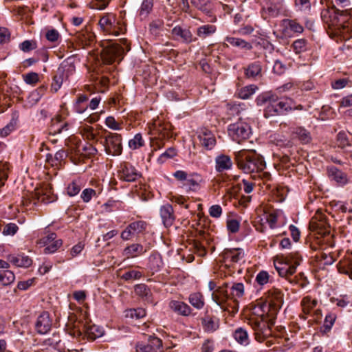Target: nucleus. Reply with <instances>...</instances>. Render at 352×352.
Wrapping results in <instances>:
<instances>
[{
  "instance_id": "23",
  "label": "nucleus",
  "mask_w": 352,
  "mask_h": 352,
  "mask_svg": "<svg viewBox=\"0 0 352 352\" xmlns=\"http://www.w3.org/2000/svg\"><path fill=\"white\" fill-rule=\"evenodd\" d=\"M160 217L165 227H170L175 219L174 210L170 204H166L160 208Z\"/></svg>"
},
{
  "instance_id": "4",
  "label": "nucleus",
  "mask_w": 352,
  "mask_h": 352,
  "mask_svg": "<svg viewBox=\"0 0 352 352\" xmlns=\"http://www.w3.org/2000/svg\"><path fill=\"white\" fill-rule=\"evenodd\" d=\"M302 258L298 251L291 252L287 254L277 255L274 261V267L280 276L289 278L296 272Z\"/></svg>"
},
{
  "instance_id": "43",
  "label": "nucleus",
  "mask_w": 352,
  "mask_h": 352,
  "mask_svg": "<svg viewBox=\"0 0 352 352\" xmlns=\"http://www.w3.org/2000/svg\"><path fill=\"white\" fill-rule=\"evenodd\" d=\"M258 90V87L255 85H250L242 87L239 90L238 96L240 98L246 100L250 98Z\"/></svg>"
},
{
  "instance_id": "50",
  "label": "nucleus",
  "mask_w": 352,
  "mask_h": 352,
  "mask_svg": "<svg viewBox=\"0 0 352 352\" xmlns=\"http://www.w3.org/2000/svg\"><path fill=\"white\" fill-rule=\"evenodd\" d=\"M78 151L81 153V155L87 157L95 155L98 152L97 149L89 143H85L81 148L79 147Z\"/></svg>"
},
{
  "instance_id": "53",
  "label": "nucleus",
  "mask_w": 352,
  "mask_h": 352,
  "mask_svg": "<svg viewBox=\"0 0 352 352\" xmlns=\"http://www.w3.org/2000/svg\"><path fill=\"white\" fill-rule=\"evenodd\" d=\"M147 227V223L144 221H137L130 223V229L136 234L143 232Z\"/></svg>"
},
{
  "instance_id": "32",
  "label": "nucleus",
  "mask_w": 352,
  "mask_h": 352,
  "mask_svg": "<svg viewBox=\"0 0 352 352\" xmlns=\"http://www.w3.org/2000/svg\"><path fill=\"white\" fill-rule=\"evenodd\" d=\"M201 181V175L197 173H193L188 176L187 179L184 184V186L186 187L188 190L196 191L199 189V184Z\"/></svg>"
},
{
  "instance_id": "42",
  "label": "nucleus",
  "mask_w": 352,
  "mask_h": 352,
  "mask_svg": "<svg viewBox=\"0 0 352 352\" xmlns=\"http://www.w3.org/2000/svg\"><path fill=\"white\" fill-rule=\"evenodd\" d=\"M234 339L242 345L249 344V337L248 331L242 327L237 328L234 333Z\"/></svg>"
},
{
  "instance_id": "58",
  "label": "nucleus",
  "mask_w": 352,
  "mask_h": 352,
  "mask_svg": "<svg viewBox=\"0 0 352 352\" xmlns=\"http://www.w3.org/2000/svg\"><path fill=\"white\" fill-rule=\"evenodd\" d=\"M142 273L139 271L131 270L126 272L122 275V278L125 280H136L140 278Z\"/></svg>"
},
{
  "instance_id": "61",
  "label": "nucleus",
  "mask_w": 352,
  "mask_h": 352,
  "mask_svg": "<svg viewBox=\"0 0 352 352\" xmlns=\"http://www.w3.org/2000/svg\"><path fill=\"white\" fill-rule=\"evenodd\" d=\"M95 196H96V192L92 188H85L80 195V197L85 203H88Z\"/></svg>"
},
{
  "instance_id": "1",
  "label": "nucleus",
  "mask_w": 352,
  "mask_h": 352,
  "mask_svg": "<svg viewBox=\"0 0 352 352\" xmlns=\"http://www.w3.org/2000/svg\"><path fill=\"white\" fill-rule=\"evenodd\" d=\"M267 308L266 304L261 302L251 305L250 307L248 324L251 326L255 338L259 342H263L272 334L271 327L274 322L272 319L268 320Z\"/></svg>"
},
{
  "instance_id": "16",
  "label": "nucleus",
  "mask_w": 352,
  "mask_h": 352,
  "mask_svg": "<svg viewBox=\"0 0 352 352\" xmlns=\"http://www.w3.org/2000/svg\"><path fill=\"white\" fill-rule=\"evenodd\" d=\"M162 340L156 337H150L146 343L141 342L136 345L137 352H160Z\"/></svg>"
},
{
  "instance_id": "59",
  "label": "nucleus",
  "mask_w": 352,
  "mask_h": 352,
  "mask_svg": "<svg viewBox=\"0 0 352 352\" xmlns=\"http://www.w3.org/2000/svg\"><path fill=\"white\" fill-rule=\"evenodd\" d=\"M105 124L112 130H121L122 129V124L116 121L115 118L112 116H109L105 120Z\"/></svg>"
},
{
  "instance_id": "47",
  "label": "nucleus",
  "mask_w": 352,
  "mask_h": 352,
  "mask_svg": "<svg viewBox=\"0 0 352 352\" xmlns=\"http://www.w3.org/2000/svg\"><path fill=\"white\" fill-rule=\"evenodd\" d=\"M292 47L296 54H300L307 50V41L304 38L297 39L293 43Z\"/></svg>"
},
{
  "instance_id": "8",
  "label": "nucleus",
  "mask_w": 352,
  "mask_h": 352,
  "mask_svg": "<svg viewBox=\"0 0 352 352\" xmlns=\"http://www.w3.org/2000/svg\"><path fill=\"white\" fill-rule=\"evenodd\" d=\"M117 177L126 182H133L141 177V173L131 164L123 162L118 166Z\"/></svg>"
},
{
  "instance_id": "10",
  "label": "nucleus",
  "mask_w": 352,
  "mask_h": 352,
  "mask_svg": "<svg viewBox=\"0 0 352 352\" xmlns=\"http://www.w3.org/2000/svg\"><path fill=\"white\" fill-rule=\"evenodd\" d=\"M104 150L109 155L117 156L122 152V136L116 133H109L105 137Z\"/></svg>"
},
{
  "instance_id": "17",
  "label": "nucleus",
  "mask_w": 352,
  "mask_h": 352,
  "mask_svg": "<svg viewBox=\"0 0 352 352\" xmlns=\"http://www.w3.org/2000/svg\"><path fill=\"white\" fill-rule=\"evenodd\" d=\"M52 325V321L50 314L47 311H43L38 316L35 324V328L39 334H45L50 331Z\"/></svg>"
},
{
  "instance_id": "26",
  "label": "nucleus",
  "mask_w": 352,
  "mask_h": 352,
  "mask_svg": "<svg viewBox=\"0 0 352 352\" xmlns=\"http://www.w3.org/2000/svg\"><path fill=\"white\" fill-rule=\"evenodd\" d=\"M163 264L162 256L157 252H153L148 258L147 267L154 274L162 269Z\"/></svg>"
},
{
  "instance_id": "56",
  "label": "nucleus",
  "mask_w": 352,
  "mask_h": 352,
  "mask_svg": "<svg viewBox=\"0 0 352 352\" xmlns=\"http://www.w3.org/2000/svg\"><path fill=\"white\" fill-rule=\"evenodd\" d=\"M18 230L19 227L16 224L14 223H9L4 226L2 233L6 236H13L17 232Z\"/></svg>"
},
{
  "instance_id": "14",
  "label": "nucleus",
  "mask_w": 352,
  "mask_h": 352,
  "mask_svg": "<svg viewBox=\"0 0 352 352\" xmlns=\"http://www.w3.org/2000/svg\"><path fill=\"white\" fill-rule=\"evenodd\" d=\"M228 287L229 284L224 283L212 293V300L222 309L225 308L226 302L228 300L230 299V294H228Z\"/></svg>"
},
{
  "instance_id": "24",
  "label": "nucleus",
  "mask_w": 352,
  "mask_h": 352,
  "mask_svg": "<svg viewBox=\"0 0 352 352\" xmlns=\"http://www.w3.org/2000/svg\"><path fill=\"white\" fill-rule=\"evenodd\" d=\"M215 170L218 173L230 170L232 168V161L229 155L221 154L215 157Z\"/></svg>"
},
{
  "instance_id": "46",
  "label": "nucleus",
  "mask_w": 352,
  "mask_h": 352,
  "mask_svg": "<svg viewBox=\"0 0 352 352\" xmlns=\"http://www.w3.org/2000/svg\"><path fill=\"white\" fill-rule=\"evenodd\" d=\"M81 190V183L80 180H74L69 184L67 188V193L70 197H74L79 193Z\"/></svg>"
},
{
  "instance_id": "37",
  "label": "nucleus",
  "mask_w": 352,
  "mask_h": 352,
  "mask_svg": "<svg viewBox=\"0 0 352 352\" xmlns=\"http://www.w3.org/2000/svg\"><path fill=\"white\" fill-rule=\"evenodd\" d=\"M217 31V27L214 25L206 24L198 27L196 30L197 36L204 39L208 36H212Z\"/></svg>"
},
{
  "instance_id": "36",
  "label": "nucleus",
  "mask_w": 352,
  "mask_h": 352,
  "mask_svg": "<svg viewBox=\"0 0 352 352\" xmlns=\"http://www.w3.org/2000/svg\"><path fill=\"white\" fill-rule=\"evenodd\" d=\"M66 157V153L63 150H60L57 151L54 156L52 154H47L46 156V162L52 166L59 167Z\"/></svg>"
},
{
  "instance_id": "35",
  "label": "nucleus",
  "mask_w": 352,
  "mask_h": 352,
  "mask_svg": "<svg viewBox=\"0 0 352 352\" xmlns=\"http://www.w3.org/2000/svg\"><path fill=\"white\" fill-rule=\"evenodd\" d=\"M36 199L44 204H49L56 201V197L54 195L51 188L46 187L36 193Z\"/></svg>"
},
{
  "instance_id": "3",
  "label": "nucleus",
  "mask_w": 352,
  "mask_h": 352,
  "mask_svg": "<svg viewBox=\"0 0 352 352\" xmlns=\"http://www.w3.org/2000/svg\"><path fill=\"white\" fill-rule=\"evenodd\" d=\"M238 167L245 173H254L265 168V162L254 149H242L234 152Z\"/></svg>"
},
{
  "instance_id": "25",
  "label": "nucleus",
  "mask_w": 352,
  "mask_h": 352,
  "mask_svg": "<svg viewBox=\"0 0 352 352\" xmlns=\"http://www.w3.org/2000/svg\"><path fill=\"white\" fill-rule=\"evenodd\" d=\"M230 300H232L233 302L236 304V311H238V300L241 298L245 294V287L242 283H233L230 287Z\"/></svg>"
},
{
  "instance_id": "7",
  "label": "nucleus",
  "mask_w": 352,
  "mask_h": 352,
  "mask_svg": "<svg viewBox=\"0 0 352 352\" xmlns=\"http://www.w3.org/2000/svg\"><path fill=\"white\" fill-rule=\"evenodd\" d=\"M98 24L104 32L109 34L118 35L125 30L124 24L121 21H117L115 15L111 13H107L102 16Z\"/></svg>"
},
{
  "instance_id": "60",
  "label": "nucleus",
  "mask_w": 352,
  "mask_h": 352,
  "mask_svg": "<svg viewBox=\"0 0 352 352\" xmlns=\"http://www.w3.org/2000/svg\"><path fill=\"white\" fill-rule=\"evenodd\" d=\"M62 245V241L60 239L56 240L54 242L47 245L45 249V254H52L55 252Z\"/></svg>"
},
{
  "instance_id": "21",
  "label": "nucleus",
  "mask_w": 352,
  "mask_h": 352,
  "mask_svg": "<svg viewBox=\"0 0 352 352\" xmlns=\"http://www.w3.org/2000/svg\"><path fill=\"white\" fill-rule=\"evenodd\" d=\"M171 34L175 39H181L186 43H190L197 40L196 38L193 37L190 30L184 29L180 26H175L173 28Z\"/></svg>"
},
{
  "instance_id": "40",
  "label": "nucleus",
  "mask_w": 352,
  "mask_h": 352,
  "mask_svg": "<svg viewBox=\"0 0 352 352\" xmlns=\"http://www.w3.org/2000/svg\"><path fill=\"white\" fill-rule=\"evenodd\" d=\"M153 8V0H143L138 10L139 16L141 19L148 17Z\"/></svg>"
},
{
  "instance_id": "27",
  "label": "nucleus",
  "mask_w": 352,
  "mask_h": 352,
  "mask_svg": "<svg viewBox=\"0 0 352 352\" xmlns=\"http://www.w3.org/2000/svg\"><path fill=\"white\" fill-rule=\"evenodd\" d=\"M7 259L8 262L19 267H28L32 264V260L24 254L16 256L10 254L8 256Z\"/></svg>"
},
{
  "instance_id": "44",
  "label": "nucleus",
  "mask_w": 352,
  "mask_h": 352,
  "mask_svg": "<svg viewBox=\"0 0 352 352\" xmlns=\"http://www.w3.org/2000/svg\"><path fill=\"white\" fill-rule=\"evenodd\" d=\"M15 276L12 271H0V283L3 285H8L14 282Z\"/></svg>"
},
{
  "instance_id": "49",
  "label": "nucleus",
  "mask_w": 352,
  "mask_h": 352,
  "mask_svg": "<svg viewBox=\"0 0 352 352\" xmlns=\"http://www.w3.org/2000/svg\"><path fill=\"white\" fill-rule=\"evenodd\" d=\"M129 146L130 148L133 150H135L140 148L143 146L144 144V141L142 138V135L141 133H137L135 135L133 139H131L129 141Z\"/></svg>"
},
{
  "instance_id": "29",
  "label": "nucleus",
  "mask_w": 352,
  "mask_h": 352,
  "mask_svg": "<svg viewBox=\"0 0 352 352\" xmlns=\"http://www.w3.org/2000/svg\"><path fill=\"white\" fill-rule=\"evenodd\" d=\"M201 324L206 332L212 333L219 328V319L215 316L207 315L201 318Z\"/></svg>"
},
{
  "instance_id": "45",
  "label": "nucleus",
  "mask_w": 352,
  "mask_h": 352,
  "mask_svg": "<svg viewBox=\"0 0 352 352\" xmlns=\"http://www.w3.org/2000/svg\"><path fill=\"white\" fill-rule=\"evenodd\" d=\"M294 133L303 144L309 143L311 141V138L309 132L302 127L296 128Z\"/></svg>"
},
{
  "instance_id": "48",
  "label": "nucleus",
  "mask_w": 352,
  "mask_h": 352,
  "mask_svg": "<svg viewBox=\"0 0 352 352\" xmlns=\"http://www.w3.org/2000/svg\"><path fill=\"white\" fill-rule=\"evenodd\" d=\"M164 23L162 20L157 19L153 21L149 24L150 33L157 37L161 34L160 30L162 28Z\"/></svg>"
},
{
  "instance_id": "2",
  "label": "nucleus",
  "mask_w": 352,
  "mask_h": 352,
  "mask_svg": "<svg viewBox=\"0 0 352 352\" xmlns=\"http://www.w3.org/2000/svg\"><path fill=\"white\" fill-rule=\"evenodd\" d=\"M321 19L329 28L344 39L352 37V21H349L346 11H340L335 6L328 7L321 12Z\"/></svg>"
},
{
  "instance_id": "18",
  "label": "nucleus",
  "mask_w": 352,
  "mask_h": 352,
  "mask_svg": "<svg viewBox=\"0 0 352 352\" xmlns=\"http://www.w3.org/2000/svg\"><path fill=\"white\" fill-rule=\"evenodd\" d=\"M311 227L318 234L324 235L329 233V226L326 221L325 217L319 214L314 217L310 222Z\"/></svg>"
},
{
  "instance_id": "28",
  "label": "nucleus",
  "mask_w": 352,
  "mask_h": 352,
  "mask_svg": "<svg viewBox=\"0 0 352 352\" xmlns=\"http://www.w3.org/2000/svg\"><path fill=\"white\" fill-rule=\"evenodd\" d=\"M82 331L87 336V338L91 340H94L96 338H100L104 334L103 329L95 324H84Z\"/></svg>"
},
{
  "instance_id": "54",
  "label": "nucleus",
  "mask_w": 352,
  "mask_h": 352,
  "mask_svg": "<svg viewBox=\"0 0 352 352\" xmlns=\"http://www.w3.org/2000/svg\"><path fill=\"white\" fill-rule=\"evenodd\" d=\"M23 79L26 84L35 85L39 81V76L36 72H30L23 75Z\"/></svg>"
},
{
  "instance_id": "30",
  "label": "nucleus",
  "mask_w": 352,
  "mask_h": 352,
  "mask_svg": "<svg viewBox=\"0 0 352 352\" xmlns=\"http://www.w3.org/2000/svg\"><path fill=\"white\" fill-rule=\"evenodd\" d=\"M276 108L278 109L276 112H278V115L285 114L292 110H302L303 109V107L301 104L294 106L292 100H289V101H280L276 103Z\"/></svg>"
},
{
  "instance_id": "39",
  "label": "nucleus",
  "mask_w": 352,
  "mask_h": 352,
  "mask_svg": "<svg viewBox=\"0 0 352 352\" xmlns=\"http://www.w3.org/2000/svg\"><path fill=\"white\" fill-rule=\"evenodd\" d=\"M188 301L192 307L197 309H202L205 305L204 296L200 292L190 294Z\"/></svg>"
},
{
  "instance_id": "33",
  "label": "nucleus",
  "mask_w": 352,
  "mask_h": 352,
  "mask_svg": "<svg viewBox=\"0 0 352 352\" xmlns=\"http://www.w3.org/2000/svg\"><path fill=\"white\" fill-rule=\"evenodd\" d=\"M280 25L283 28V32H286L287 30H290L294 32L300 34L304 30L302 25L294 19H283L281 21Z\"/></svg>"
},
{
  "instance_id": "31",
  "label": "nucleus",
  "mask_w": 352,
  "mask_h": 352,
  "mask_svg": "<svg viewBox=\"0 0 352 352\" xmlns=\"http://www.w3.org/2000/svg\"><path fill=\"white\" fill-rule=\"evenodd\" d=\"M169 307L175 313L182 316H189L191 314V308L185 302L178 300H171Z\"/></svg>"
},
{
  "instance_id": "11",
  "label": "nucleus",
  "mask_w": 352,
  "mask_h": 352,
  "mask_svg": "<svg viewBox=\"0 0 352 352\" xmlns=\"http://www.w3.org/2000/svg\"><path fill=\"white\" fill-rule=\"evenodd\" d=\"M124 55V48L118 43H112L103 49L101 56L104 63L111 64L116 60L121 61Z\"/></svg>"
},
{
  "instance_id": "20",
  "label": "nucleus",
  "mask_w": 352,
  "mask_h": 352,
  "mask_svg": "<svg viewBox=\"0 0 352 352\" xmlns=\"http://www.w3.org/2000/svg\"><path fill=\"white\" fill-rule=\"evenodd\" d=\"M151 135L159 138H168L170 135V125L168 123L162 124L160 121L155 122L151 129Z\"/></svg>"
},
{
  "instance_id": "22",
  "label": "nucleus",
  "mask_w": 352,
  "mask_h": 352,
  "mask_svg": "<svg viewBox=\"0 0 352 352\" xmlns=\"http://www.w3.org/2000/svg\"><path fill=\"white\" fill-rule=\"evenodd\" d=\"M327 174L329 179L336 182L338 185L344 186L348 183V177L346 173L336 166H330L327 168Z\"/></svg>"
},
{
  "instance_id": "41",
  "label": "nucleus",
  "mask_w": 352,
  "mask_h": 352,
  "mask_svg": "<svg viewBox=\"0 0 352 352\" xmlns=\"http://www.w3.org/2000/svg\"><path fill=\"white\" fill-rule=\"evenodd\" d=\"M226 41L233 47L246 50H251L252 48V46L250 43L240 38L227 36L226 38Z\"/></svg>"
},
{
  "instance_id": "9",
  "label": "nucleus",
  "mask_w": 352,
  "mask_h": 352,
  "mask_svg": "<svg viewBox=\"0 0 352 352\" xmlns=\"http://www.w3.org/2000/svg\"><path fill=\"white\" fill-rule=\"evenodd\" d=\"M220 256L223 265L226 267H231L235 264L243 262L245 252L241 248L225 249Z\"/></svg>"
},
{
  "instance_id": "52",
  "label": "nucleus",
  "mask_w": 352,
  "mask_h": 352,
  "mask_svg": "<svg viewBox=\"0 0 352 352\" xmlns=\"http://www.w3.org/2000/svg\"><path fill=\"white\" fill-rule=\"evenodd\" d=\"M47 89V85H41L36 89L31 92L30 98L34 102H38Z\"/></svg>"
},
{
  "instance_id": "13",
  "label": "nucleus",
  "mask_w": 352,
  "mask_h": 352,
  "mask_svg": "<svg viewBox=\"0 0 352 352\" xmlns=\"http://www.w3.org/2000/svg\"><path fill=\"white\" fill-rule=\"evenodd\" d=\"M267 294L269 307L276 313L283 304V294L279 289L272 288L267 292Z\"/></svg>"
},
{
  "instance_id": "12",
  "label": "nucleus",
  "mask_w": 352,
  "mask_h": 352,
  "mask_svg": "<svg viewBox=\"0 0 352 352\" xmlns=\"http://www.w3.org/2000/svg\"><path fill=\"white\" fill-rule=\"evenodd\" d=\"M318 301L317 299L312 298L310 296H305L301 302L302 312L304 314H310L312 311L316 316V319L319 320L322 317V312L320 309H316L318 305Z\"/></svg>"
},
{
  "instance_id": "51",
  "label": "nucleus",
  "mask_w": 352,
  "mask_h": 352,
  "mask_svg": "<svg viewBox=\"0 0 352 352\" xmlns=\"http://www.w3.org/2000/svg\"><path fill=\"white\" fill-rule=\"evenodd\" d=\"M338 269L340 272L347 274L352 279V261L346 260L340 262Z\"/></svg>"
},
{
  "instance_id": "57",
  "label": "nucleus",
  "mask_w": 352,
  "mask_h": 352,
  "mask_svg": "<svg viewBox=\"0 0 352 352\" xmlns=\"http://www.w3.org/2000/svg\"><path fill=\"white\" fill-rule=\"evenodd\" d=\"M336 319V316L334 314H329L325 316L323 327L324 328V331H329L332 326L333 325L335 320Z\"/></svg>"
},
{
  "instance_id": "63",
  "label": "nucleus",
  "mask_w": 352,
  "mask_h": 352,
  "mask_svg": "<svg viewBox=\"0 0 352 352\" xmlns=\"http://www.w3.org/2000/svg\"><path fill=\"white\" fill-rule=\"evenodd\" d=\"M270 275L265 271L260 272L256 276V281L260 285H264L269 281Z\"/></svg>"
},
{
  "instance_id": "6",
  "label": "nucleus",
  "mask_w": 352,
  "mask_h": 352,
  "mask_svg": "<svg viewBox=\"0 0 352 352\" xmlns=\"http://www.w3.org/2000/svg\"><path fill=\"white\" fill-rule=\"evenodd\" d=\"M287 14L288 9L285 0H264L262 15L265 19L267 17H277Z\"/></svg>"
},
{
  "instance_id": "62",
  "label": "nucleus",
  "mask_w": 352,
  "mask_h": 352,
  "mask_svg": "<svg viewBox=\"0 0 352 352\" xmlns=\"http://www.w3.org/2000/svg\"><path fill=\"white\" fill-rule=\"evenodd\" d=\"M45 37L47 41L54 43L60 39V35L56 30L50 29L47 30Z\"/></svg>"
},
{
  "instance_id": "5",
  "label": "nucleus",
  "mask_w": 352,
  "mask_h": 352,
  "mask_svg": "<svg viewBox=\"0 0 352 352\" xmlns=\"http://www.w3.org/2000/svg\"><path fill=\"white\" fill-rule=\"evenodd\" d=\"M228 131L232 140L238 144L248 140L252 135V129L250 124L241 119L229 124Z\"/></svg>"
},
{
  "instance_id": "55",
  "label": "nucleus",
  "mask_w": 352,
  "mask_h": 352,
  "mask_svg": "<svg viewBox=\"0 0 352 352\" xmlns=\"http://www.w3.org/2000/svg\"><path fill=\"white\" fill-rule=\"evenodd\" d=\"M63 81L62 78H60V76H54L52 78V82L50 85V91L52 93H56L61 87Z\"/></svg>"
},
{
  "instance_id": "15",
  "label": "nucleus",
  "mask_w": 352,
  "mask_h": 352,
  "mask_svg": "<svg viewBox=\"0 0 352 352\" xmlns=\"http://www.w3.org/2000/svg\"><path fill=\"white\" fill-rule=\"evenodd\" d=\"M197 138L201 146L207 150H211L216 144L214 135L206 128L200 129L198 131Z\"/></svg>"
},
{
  "instance_id": "38",
  "label": "nucleus",
  "mask_w": 352,
  "mask_h": 352,
  "mask_svg": "<svg viewBox=\"0 0 352 352\" xmlns=\"http://www.w3.org/2000/svg\"><path fill=\"white\" fill-rule=\"evenodd\" d=\"M262 71V65L261 62L255 61L250 63L245 68V74L248 78H255L261 76Z\"/></svg>"
},
{
  "instance_id": "19",
  "label": "nucleus",
  "mask_w": 352,
  "mask_h": 352,
  "mask_svg": "<svg viewBox=\"0 0 352 352\" xmlns=\"http://www.w3.org/2000/svg\"><path fill=\"white\" fill-rule=\"evenodd\" d=\"M75 72V66L70 58L64 60L58 67L55 74L60 76L63 81L67 80Z\"/></svg>"
},
{
  "instance_id": "64",
  "label": "nucleus",
  "mask_w": 352,
  "mask_h": 352,
  "mask_svg": "<svg viewBox=\"0 0 352 352\" xmlns=\"http://www.w3.org/2000/svg\"><path fill=\"white\" fill-rule=\"evenodd\" d=\"M135 292L141 297H147L150 290L144 284H140L135 287Z\"/></svg>"
},
{
  "instance_id": "34",
  "label": "nucleus",
  "mask_w": 352,
  "mask_h": 352,
  "mask_svg": "<svg viewBox=\"0 0 352 352\" xmlns=\"http://www.w3.org/2000/svg\"><path fill=\"white\" fill-rule=\"evenodd\" d=\"M146 252L144 247L138 243H133L126 247L124 250L123 254L126 258H134L142 255Z\"/></svg>"
}]
</instances>
